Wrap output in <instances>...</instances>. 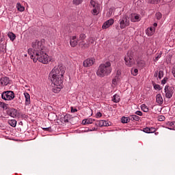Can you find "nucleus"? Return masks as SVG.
<instances>
[{"mask_svg":"<svg viewBox=\"0 0 175 175\" xmlns=\"http://www.w3.org/2000/svg\"><path fill=\"white\" fill-rule=\"evenodd\" d=\"M64 75H65V68L62 64L55 66L49 73V79L52 83L62 84L64 82Z\"/></svg>","mask_w":175,"mask_h":175,"instance_id":"nucleus-1","label":"nucleus"},{"mask_svg":"<svg viewBox=\"0 0 175 175\" xmlns=\"http://www.w3.org/2000/svg\"><path fill=\"white\" fill-rule=\"evenodd\" d=\"M111 73V63L107 62L101 64L97 70L96 75L98 77H105L109 76Z\"/></svg>","mask_w":175,"mask_h":175,"instance_id":"nucleus-2","label":"nucleus"},{"mask_svg":"<svg viewBox=\"0 0 175 175\" xmlns=\"http://www.w3.org/2000/svg\"><path fill=\"white\" fill-rule=\"evenodd\" d=\"M30 58L33 59V62H41L42 64H49V62L50 61L49 59V55L44 53V51H42L40 53H36V55L35 56L33 55H31Z\"/></svg>","mask_w":175,"mask_h":175,"instance_id":"nucleus-3","label":"nucleus"},{"mask_svg":"<svg viewBox=\"0 0 175 175\" xmlns=\"http://www.w3.org/2000/svg\"><path fill=\"white\" fill-rule=\"evenodd\" d=\"M31 47L33 49V55H36V53H39L43 51V45H42V42L38 40L32 42Z\"/></svg>","mask_w":175,"mask_h":175,"instance_id":"nucleus-4","label":"nucleus"},{"mask_svg":"<svg viewBox=\"0 0 175 175\" xmlns=\"http://www.w3.org/2000/svg\"><path fill=\"white\" fill-rule=\"evenodd\" d=\"M125 64L127 66H133L135 64V59L133 58V53L132 51H129L124 57Z\"/></svg>","mask_w":175,"mask_h":175,"instance_id":"nucleus-5","label":"nucleus"},{"mask_svg":"<svg viewBox=\"0 0 175 175\" xmlns=\"http://www.w3.org/2000/svg\"><path fill=\"white\" fill-rule=\"evenodd\" d=\"M129 18L128 15H124L119 20L120 28L121 29H125L126 27H129L131 22L129 21Z\"/></svg>","mask_w":175,"mask_h":175,"instance_id":"nucleus-6","label":"nucleus"},{"mask_svg":"<svg viewBox=\"0 0 175 175\" xmlns=\"http://www.w3.org/2000/svg\"><path fill=\"white\" fill-rule=\"evenodd\" d=\"M1 98L3 100H12L14 99V92L13 91H5L1 94Z\"/></svg>","mask_w":175,"mask_h":175,"instance_id":"nucleus-7","label":"nucleus"},{"mask_svg":"<svg viewBox=\"0 0 175 175\" xmlns=\"http://www.w3.org/2000/svg\"><path fill=\"white\" fill-rule=\"evenodd\" d=\"M164 91L165 92V98L170 99L173 96V88L169 87V85H166L165 87Z\"/></svg>","mask_w":175,"mask_h":175,"instance_id":"nucleus-8","label":"nucleus"},{"mask_svg":"<svg viewBox=\"0 0 175 175\" xmlns=\"http://www.w3.org/2000/svg\"><path fill=\"white\" fill-rule=\"evenodd\" d=\"M94 63H95V59L89 58V59H85L83 62V66H84V68H90V66H92V65H94Z\"/></svg>","mask_w":175,"mask_h":175,"instance_id":"nucleus-9","label":"nucleus"},{"mask_svg":"<svg viewBox=\"0 0 175 175\" xmlns=\"http://www.w3.org/2000/svg\"><path fill=\"white\" fill-rule=\"evenodd\" d=\"M8 116L12 117V118H16L17 117V111L14 108H8L7 110Z\"/></svg>","mask_w":175,"mask_h":175,"instance_id":"nucleus-10","label":"nucleus"},{"mask_svg":"<svg viewBox=\"0 0 175 175\" xmlns=\"http://www.w3.org/2000/svg\"><path fill=\"white\" fill-rule=\"evenodd\" d=\"M129 18L132 23H137L140 21V15L137 14H131L129 16Z\"/></svg>","mask_w":175,"mask_h":175,"instance_id":"nucleus-11","label":"nucleus"},{"mask_svg":"<svg viewBox=\"0 0 175 175\" xmlns=\"http://www.w3.org/2000/svg\"><path fill=\"white\" fill-rule=\"evenodd\" d=\"M114 24V19L111 18L106 22H105L103 25V29H107L111 25H113Z\"/></svg>","mask_w":175,"mask_h":175,"instance_id":"nucleus-12","label":"nucleus"},{"mask_svg":"<svg viewBox=\"0 0 175 175\" xmlns=\"http://www.w3.org/2000/svg\"><path fill=\"white\" fill-rule=\"evenodd\" d=\"M53 84H54V87L52 89L53 92L58 94L61 91V88H62V83H53Z\"/></svg>","mask_w":175,"mask_h":175,"instance_id":"nucleus-13","label":"nucleus"},{"mask_svg":"<svg viewBox=\"0 0 175 175\" xmlns=\"http://www.w3.org/2000/svg\"><path fill=\"white\" fill-rule=\"evenodd\" d=\"M78 42L79 40H77V37H76V36L71 37L70 39V44L71 47H76Z\"/></svg>","mask_w":175,"mask_h":175,"instance_id":"nucleus-14","label":"nucleus"},{"mask_svg":"<svg viewBox=\"0 0 175 175\" xmlns=\"http://www.w3.org/2000/svg\"><path fill=\"white\" fill-rule=\"evenodd\" d=\"M111 123L107 122L106 120L97 121L96 125L98 126H110Z\"/></svg>","mask_w":175,"mask_h":175,"instance_id":"nucleus-15","label":"nucleus"},{"mask_svg":"<svg viewBox=\"0 0 175 175\" xmlns=\"http://www.w3.org/2000/svg\"><path fill=\"white\" fill-rule=\"evenodd\" d=\"M10 80L9 79V77H4L0 79V83L1 85H8L9 84Z\"/></svg>","mask_w":175,"mask_h":175,"instance_id":"nucleus-16","label":"nucleus"},{"mask_svg":"<svg viewBox=\"0 0 175 175\" xmlns=\"http://www.w3.org/2000/svg\"><path fill=\"white\" fill-rule=\"evenodd\" d=\"M24 95L25 98V105L27 106L31 105V96H29V94H28V92H25Z\"/></svg>","mask_w":175,"mask_h":175,"instance_id":"nucleus-17","label":"nucleus"},{"mask_svg":"<svg viewBox=\"0 0 175 175\" xmlns=\"http://www.w3.org/2000/svg\"><path fill=\"white\" fill-rule=\"evenodd\" d=\"M156 102L158 105H162L163 103V98H162V94H158L156 96Z\"/></svg>","mask_w":175,"mask_h":175,"instance_id":"nucleus-18","label":"nucleus"},{"mask_svg":"<svg viewBox=\"0 0 175 175\" xmlns=\"http://www.w3.org/2000/svg\"><path fill=\"white\" fill-rule=\"evenodd\" d=\"M129 120L131 121H139V120H140V117H139L137 115H132L130 117H129Z\"/></svg>","mask_w":175,"mask_h":175,"instance_id":"nucleus-19","label":"nucleus"},{"mask_svg":"<svg viewBox=\"0 0 175 175\" xmlns=\"http://www.w3.org/2000/svg\"><path fill=\"white\" fill-rule=\"evenodd\" d=\"M72 118V116L70 114H66V116H64L63 118H62V120H63L64 122H69V120Z\"/></svg>","mask_w":175,"mask_h":175,"instance_id":"nucleus-20","label":"nucleus"},{"mask_svg":"<svg viewBox=\"0 0 175 175\" xmlns=\"http://www.w3.org/2000/svg\"><path fill=\"white\" fill-rule=\"evenodd\" d=\"M8 124L13 128H16V125H17V121L16 120H8Z\"/></svg>","mask_w":175,"mask_h":175,"instance_id":"nucleus-21","label":"nucleus"},{"mask_svg":"<svg viewBox=\"0 0 175 175\" xmlns=\"http://www.w3.org/2000/svg\"><path fill=\"white\" fill-rule=\"evenodd\" d=\"M16 8L18 9V12H24V10H25V8H24V6L21 5V3H17Z\"/></svg>","mask_w":175,"mask_h":175,"instance_id":"nucleus-22","label":"nucleus"},{"mask_svg":"<svg viewBox=\"0 0 175 175\" xmlns=\"http://www.w3.org/2000/svg\"><path fill=\"white\" fill-rule=\"evenodd\" d=\"M92 14L93 16H98V14H99V7L93 8V10L92 11Z\"/></svg>","mask_w":175,"mask_h":175,"instance_id":"nucleus-23","label":"nucleus"},{"mask_svg":"<svg viewBox=\"0 0 175 175\" xmlns=\"http://www.w3.org/2000/svg\"><path fill=\"white\" fill-rule=\"evenodd\" d=\"M8 38H10V40H12V42L14 41V40L16 39V34H14L12 32H10L8 33Z\"/></svg>","mask_w":175,"mask_h":175,"instance_id":"nucleus-24","label":"nucleus"},{"mask_svg":"<svg viewBox=\"0 0 175 175\" xmlns=\"http://www.w3.org/2000/svg\"><path fill=\"white\" fill-rule=\"evenodd\" d=\"M129 121H131V120H129V118H126V117H125V116H123V117H122V118H121V122H122V124H128V122H129Z\"/></svg>","mask_w":175,"mask_h":175,"instance_id":"nucleus-25","label":"nucleus"},{"mask_svg":"<svg viewBox=\"0 0 175 175\" xmlns=\"http://www.w3.org/2000/svg\"><path fill=\"white\" fill-rule=\"evenodd\" d=\"M141 109L142 111H144V113H148V107L146 105V104H143L141 105Z\"/></svg>","mask_w":175,"mask_h":175,"instance_id":"nucleus-26","label":"nucleus"},{"mask_svg":"<svg viewBox=\"0 0 175 175\" xmlns=\"http://www.w3.org/2000/svg\"><path fill=\"white\" fill-rule=\"evenodd\" d=\"M113 102H114L115 103H118V102H120V96L115 94L113 96V98H112Z\"/></svg>","mask_w":175,"mask_h":175,"instance_id":"nucleus-27","label":"nucleus"},{"mask_svg":"<svg viewBox=\"0 0 175 175\" xmlns=\"http://www.w3.org/2000/svg\"><path fill=\"white\" fill-rule=\"evenodd\" d=\"M8 104L0 101V107H2L4 110H8Z\"/></svg>","mask_w":175,"mask_h":175,"instance_id":"nucleus-28","label":"nucleus"},{"mask_svg":"<svg viewBox=\"0 0 175 175\" xmlns=\"http://www.w3.org/2000/svg\"><path fill=\"white\" fill-rule=\"evenodd\" d=\"M94 121H95V120H92V119H86V120H83V123L84 124H92V122H94Z\"/></svg>","mask_w":175,"mask_h":175,"instance_id":"nucleus-29","label":"nucleus"},{"mask_svg":"<svg viewBox=\"0 0 175 175\" xmlns=\"http://www.w3.org/2000/svg\"><path fill=\"white\" fill-rule=\"evenodd\" d=\"M90 4L92 5L93 9L96 8H99V3L94 1L93 0H91Z\"/></svg>","mask_w":175,"mask_h":175,"instance_id":"nucleus-30","label":"nucleus"},{"mask_svg":"<svg viewBox=\"0 0 175 175\" xmlns=\"http://www.w3.org/2000/svg\"><path fill=\"white\" fill-rule=\"evenodd\" d=\"M138 72H139V70H137V68H134L131 70V75H133V76H137Z\"/></svg>","mask_w":175,"mask_h":175,"instance_id":"nucleus-31","label":"nucleus"},{"mask_svg":"<svg viewBox=\"0 0 175 175\" xmlns=\"http://www.w3.org/2000/svg\"><path fill=\"white\" fill-rule=\"evenodd\" d=\"M156 18L157 20H161V18H162V14L161 12H157L156 13Z\"/></svg>","mask_w":175,"mask_h":175,"instance_id":"nucleus-32","label":"nucleus"},{"mask_svg":"<svg viewBox=\"0 0 175 175\" xmlns=\"http://www.w3.org/2000/svg\"><path fill=\"white\" fill-rule=\"evenodd\" d=\"M161 0H147L148 3H158Z\"/></svg>","mask_w":175,"mask_h":175,"instance_id":"nucleus-33","label":"nucleus"},{"mask_svg":"<svg viewBox=\"0 0 175 175\" xmlns=\"http://www.w3.org/2000/svg\"><path fill=\"white\" fill-rule=\"evenodd\" d=\"M82 1L81 0H73V4L74 5H80Z\"/></svg>","mask_w":175,"mask_h":175,"instance_id":"nucleus-34","label":"nucleus"},{"mask_svg":"<svg viewBox=\"0 0 175 175\" xmlns=\"http://www.w3.org/2000/svg\"><path fill=\"white\" fill-rule=\"evenodd\" d=\"M157 131V129L154 127L149 128V133H154Z\"/></svg>","mask_w":175,"mask_h":175,"instance_id":"nucleus-35","label":"nucleus"},{"mask_svg":"<svg viewBox=\"0 0 175 175\" xmlns=\"http://www.w3.org/2000/svg\"><path fill=\"white\" fill-rule=\"evenodd\" d=\"M163 77V70L159 71V79H161Z\"/></svg>","mask_w":175,"mask_h":175,"instance_id":"nucleus-36","label":"nucleus"},{"mask_svg":"<svg viewBox=\"0 0 175 175\" xmlns=\"http://www.w3.org/2000/svg\"><path fill=\"white\" fill-rule=\"evenodd\" d=\"M43 131H47V132H51V127H44V128H42Z\"/></svg>","mask_w":175,"mask_h":175,"instance_id":"nucleus-37","label":"nucleus"},{"mask_svg":"<svg viewBox=\"0 0 175 175\" xmlns=\"http://www.w3.org/2000/svg\"><path fill=\"white\" fill-rule=\"evenodd\" d=\"M143 131L145 132V133H150V127L144 128Z\"/></svg>","mask_w":175,"mask_h":175,"instance_id":"nucleus-38","label":"nucleus"},{"mask_svg":"<svg viewBox=\"0 0 175 175\" xmlns=\"http://www.w3.org/2000/svg\"><path fill=\"white\" fill-rule=\"evenodd\" d=\"M79 39L80 40H84V39H85V34L84 33L80 34Z\"/></svg>","mask_w":175,"mask_h":175,"instance_id":"nucleus-39","label":"nucleus"},{"mask_svg":"<svg viewBox=\"0 0 175 175\" xmlns=\"http://www.w3.org/2000/svg\"><path fill=\"white\" fill-rule=\"evenodd\" d=\"M165 116H159V117H158V120H159V121H165Z\"/></svg>","mask_w":175,"mask_h":175,"instance_id":"nucleus-40","label":"nucleus"},{"mask_svg":"<svg viewBox=\"0 0 175 175\" xmlns=\"http://www.w3.org/2000/svg\"><path fill=\"white\" fill-rule=\"evenodd\" d=\"M167 81V77H164L163 79L161 81V84H166Z\"/></svg>","mask_w":175,"mask_h":175,"instance_id":"nucleus-41","label":"nucleus"},{"mask_svg":"<svg viewBox=\"0 0 175 175\" xmlns=\"http://www.w3.org/2000/svg\"><path fill=\"white\" fill-rule=\"evenodd\" d=\"M154 90H161V85H155L154 86Z\"/></svg>","mask_w":175,"mask_h":175,"instance_id":"nucleus-42","label":"nucleus"},{"mask_svg":"<svg viewBox=\"0 0 175 175\" xmlns=\"http://www.w3.org/2000/svg\"><path fill=\"white\" fill-rule=\"evenodd\" d=\"M135 114H137V116H143V113L141 111H137Z\"/></svg>","mask_w":175,"mask_h":175,"instance_id":"nucleus-43","label":"nucleus"},{"mask_svg":"<svg viewBox=\"0 0 175 175\" xmlns=\"http://www.w3.org/2000/svg\"><path fill=\"white\" fill-rule=\"evenodd\" d=\"M77 111V109H74L73 107H71V113H76Z\"/></svg>","mask_w":175,"mask_h":175,"instance_id":"nucleus-44","label":"nucleus"},{"mask_svg":"<svg viewBox=\"0 0 175 175\" xmlns=\"http://www.w3.org/2000/svg\"><path fill=\"white\" fill-rule=\"evenodd\" d=\"M167 125H168L169 126H174V123L173 122H167Z\"/></svg>","mask_w":175,"mask_h":175,"instance_id":"nucleus-45","label":"nucleus"},{"mask_svg":"<svg viewBox=\"0 0 175 175\" xmlns=\"http://www.w3.org/2000/svg\"><path fill=\"white\" fill-rule=\"evenodd\" d=\"M112 84H113L114 85L117 84V79L115 78L112 80Z\"/></svg>","mask_w":175,"mask_h":175,"instance_id":"nucleus-46","label":"nucleus"},{"mask_svg":"<svg viewBox=\"0 0 175 175\" xmlns=\"http://www.w3.org/2000/svg\"><path fill=\"white\" fill-rule=\"evenodd\" d=\"M159 77V71L157 70L155 71L154 74V77Z\"/></svg>","mask_w":175,"mask_h":175,"instance_id":"nucleus-47","label":"nucleus"},{"mask_svg":"<svg viewBox=\"0 0 175 175\" xmlns=\"http://www.w3.org/2000/svg\"><path fill=\"white\" fill-rule=\"evenodd\" d=\"M172 73L174 77L175 78V68H173L172 69Z\"/></svg>","mask_w":175,"mask_h":175,"instance_id":"nucleus-48","label":"nucleus"},{"mask_svg":"<svg viewBox=\"0 0 175 175\" xmlns=\"http://www.w3.org/2000/svg\"><path fill=\"white\" fill-rule=\"evenodd\" d=\"M27 53L29 54V55H31L32 54V49H29Z\"/></svg>","mask_w":175,"mask_h":175,"instance_id":"nucleus-49","label":"nucleus"},{"mask_svg":"<svg viewBox=\"0 0 175 175\" xmlns=\"http://www.w3.org/2000/svg\"><path fill=\"white\" fill-rule=\"evenodd\" d=\"M96 117H98V118L102 117V113L98 112V113H96Z\"/></svg>","mask_w":175,"mask_h":175,"instance_id":"nucleus-50","label":"nucleus"},{"mask_svg":"<svg viewBox=\"0 0 175 175\" xmlns=\"http://www.w3.org/2000/svg\"><path fill=\"white\" fill-rule=\"evenodd\" d=\"M160 57H161V54H159V55H157V57H156L154 61H158V59H159Z\"/></svg>","mask_w":175,"mask_h":175,"instance_id":"nucleus-51","label":"nucleus"},{"mask_svg":"<svg viewBox=\"0 0 175 175\" xmlns=\"http://www.w3.org/2000/svg\"><path fill=\"white\" fill-rule=\"evenodd\" d=\"M150 31H155V28L151 27H150Z\"/></svg>","mask_w":175,"mask_h":175,"instance_id":"nucleus-52","label":"nucleus"},{"mask_svg":"<svg viewBox=\"0 0 175 175\" xmlns=\"http://www.w3.org/2000/svg\"><path fill=\"white\" fill-rule=\"evenodd\" d=\"M153 27H158V24H157V23H154L153 24Z\"/></svg>","mask_w":175,"mask_h":175,"instance_id":"nucleus-53","label":"nucleus"},{"mask_svg":"<svg viewBox=\"0 0 175 175\" xmlns=\"http://www.w3.org/2000/svg\"><path fill=\"white\" fill-rule=\"evenodd\" d=\"M118 75H121V72L118 71Z\"/></svg>","mask_w":175,"mask_h":175,"instance_id":"nucleus-54","label":"nucleus"},{"mask_svg":"<svg viewBox=\"0 0 175 175\" xmlns=\"http://www.w3.org/2000/svg\"><path fill=\"white\" fill-rule=\"evenodd\" d=\"M167 129H170V131L173 130V129H172V128H167Z\"/></svg>","mask_w":175,"mask_h":175,"instance_id":"nucleus-55","label":"nucleus"},{"mask_svg":"<svg viewBox=\"0 0 175 175\" xmlns=\"http://www.w3.org/2000/svg\"><path fill=\"white\" fill-rule=\"evenodd\" d=\"M92 131H96V129L94 128L92 129Z\"/></svg>","mask_w":175,"mask_h":175,"instance_id":"nucleus-56","label":"nucleus"},{"mask_svg":"<svg viewBox=\"0 0 175 175\" xmlns=\"http://www.w3.org/2000/svg\"><path fill=\"white\" fill-rule=\"evenodd\" d=\"M173 123H174V126H175V122H173Z\"/></svg>","mask_w":175,"mask_h":175,"instance_id":"nucleus-57","label":"nucleus"},{"mask_svg":"<svg viewBox=\"0 0 175 175\" xmlns=\"http://www.w3.org/2000/svg\"><path fill=\"white\" fill-rule=\"evenodd\" d=\"M25 57H27V54H25Z\"/></svg>","mask_w":175,"mask_h":175,"instance_id":"nucleus-58","label":"nucleus"}]
</instances>
